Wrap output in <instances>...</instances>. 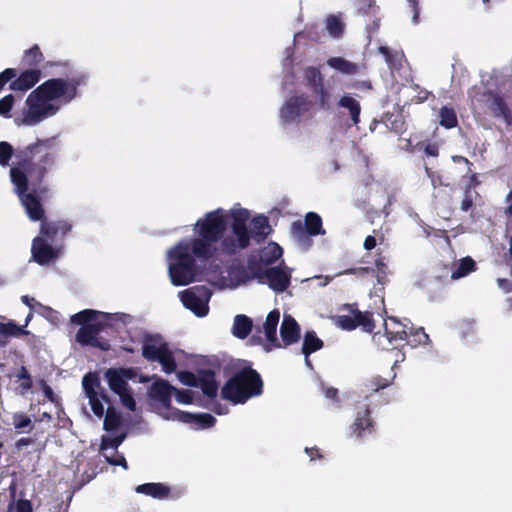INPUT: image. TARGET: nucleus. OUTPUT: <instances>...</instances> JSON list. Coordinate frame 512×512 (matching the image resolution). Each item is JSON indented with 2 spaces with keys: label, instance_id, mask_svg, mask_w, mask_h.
<instances>
[{
  "label": "nucleus",
  "instance_id": "cd10ccee",
  "mask_svg": "<svg viewBox=\"0 0 512 512\" xmlns=\"http://www.w3.org/2000/svg\"><path fill=\"white\" fill-rule=\"evenodd\" d=\"M29 332L17 325L14 321L0 322V346H5L11 337L27 335Z\"/></svg>",
  "mask_w": 512,
  "mask_h": 512
},
{
  "label": "nucleus",
  "instance_id": "9d476101",
  "mask_svg": "<svg viewBox=\"0 0 512 512\" xmlns=\"http://www.w3.org/2000/svg\"><path fill=\"white\" fill-rule=\"evenodd\" d=\"M291 233L298 241H303L310 237L324 235L325 230L322 225V218L315 212H308L305 215L304 222L297 220L291 225Z\"/></svg>",
  "mask_w": 512,
  "mask_h": 512
},
{
  "label": "nucleus",
  "instance_id": "0eeeda50",
  "mask_svg": "<svg viewBox=\"0 0 512 512\" xmlns=\"http://www.w3.org/2000/svg\"><path fill=\"white\" fill-rule=\"evenodd\" d=\"M313 102L308 95L300 94L289 97L280 109V118L286 124H299L302 119L313 118Z\"/></svg>",
  "mask_w": 512,
  "mask_h": 512
},
{
  "label": "nucleus",
  "instance_id": "e2e57ef3",
  "mask_svg": "<svg viewBox=\"0 0 512 512\" xmlns=\"http://www.w3.org/2000/svg\"><path fill=\"white\" fill-rule=\"evenodd\" d=\"M424 152L427 156L437 157L439 155V146L437 143H428L425 145Z\"/></svg>",
  "mask_w": 512,
  "mask_h": 512
},
{
  "label": "nucleus",
  "instance_id": "4c0bfd02",
  "mask_svg": "<svg viewBox=\"0 0 512 512\" xmlns=\"http://www.w3.org/2000/svg\"><path fill=\"white\" fill-rule=\"evenodd\" d=\"M440 125L446 129L455 128L458 125L457 114L452 107L443 106L439 112Z\"/></svg>",
  "mask_w": 512,
  "mask_h": 512
},
{
  "label": "nucleus",
  "instance_id": "f3484780",
  "mask_svg": "<svg viewBox=\"0 0 512 512\" xmlns=\"http://www.w3.org/2000/svg\"><path fill=\"white\" fill-rule=\"evenodd\" d=\"M173 414L178 421L195 425L201 429L210 428L216 423V418L209 413L194 414L176 409Z\"/></svg>",
  "mask_w": 512,
  "mask_h": 512
},
{
  "label": "nucleus",
  "instance_id": "a18cd8bd",
  "mask_svg": "<svg viewBox=\"0 0 512 512\" xmlns=\"http://www.w3.org/2000/svg\"><path fill=\"white\" fill-rule=\"evenodd\" d=\"M14 154L13 146L6 141L0 142V165L6 167Z\"/></svg>",
  "mask_w": 512,
  "mask_h": 512
},
{
  "label": "nucleus",
  "instance_id": "4d7b16f0",
  "mask_svg": "<svg viewBox=\"0 0 512 512\" xmlns=\"http://www.w3.org/2000/svg\"><path fill=\"white\" fill-rule=\"evenodd\" d=\"M17 75V71L14 68H7L0 73V90L5 86L6 83L14 79Z\"/></svg>",
  "mask_w": 512,
  "mask_h": 512
},
{
  "label": "nucleus",
  "instance_id": "c03bdc74",
  "mask_svg": "<svg viewBox=\"0 0 512 512\" xmlns=\"http://www.w3.org/2000/svg\"><path fill=\"white\" fill-rule=\"evenodd\" d=\"M126 434L121 433L113 438L103 435L101 438L100 450L104 451L108 448L117 449L125 440Z\"/></svg>",
  "mask_w": 512,
  "mask_h": 512
},
{
  "label": "nucleus",
  "instance_id": "1a4fd4ad",
  "mask_svg": "<svg viewBox=\"0 0 512 512\" xmlns=\"http://www.w3.org/2000/svg\"><path fill=\"white\" fill-rule=\"evenodd\" d=\"M83 390L89 399V404L95 416L101 418L104 415L102 402H109L106 393L101 389V382L97 372H88L82 379Z\"/></svg>",
  "mask_w": 512,
  "mask_h": 512
},
{
  "label": "nucleus",
  "instance_id": "aec40b11",
  "mask_svg": "<svg viewBox=\"0 0 512 512\" xmlns=\"http://www.w3.org/2000/svg\"><path fill=\"white\" fill-rule=\"evenodd\" d=\"M179 296L184 307L191 310L197 317H204L208 314V300L201 299L191 289L181 291Z\"/></svg>",
  "mask_w": 512,
  "mask_h": 512
},
{
  "label": "nucleus",
  "instance_id": "423d86ee",
  "mask_svg": "<svg viewBox=\"0 0 512 512\" xmlns=\"http://www.w3.org/2000/svg\"><path fill=\"white\" fill-rule=\"evenodd\" d=\"M26 106L27 109L23 110L22 117L15 119L17 125H35L46 117L54 115L58 110L56 106L42 98L36 89L28 95Z\"/></svg>",
  "mask_w": 512,
  "mask_h": 512
},
{
  "label": "nucleus",
  "instance_id": "58836bf2",
  "mask_svg": "<svg viewBox=\"0 0 512 512\" xmlns=\"http://www.w3.org/2000/svg\"><path fill=\"white\" fill-rule=\"evenodd\" d=\"M122 418L120 413H118L113 407H109L107 409L103 428L108 431H114L121 426Z\"/></svg>",
  "mask_w": 512,
  "mask_h": 512
},
{
  "label": "nucleus",
  "instance_id": "49530a36",
  "mask_svg": "<svg viewBox=\"0 0 512 512\" xmlns=\"http://www.w3.org/2000/svg\"><path fill=\"white\" fill-rule=\"evenodd\" d=\"M391 383H392V380H388V379L383 378L382 376L378 375V376H374V377L370 378L367 381L366 386L369 390H371L373 392H378L379 390L388 387Z\"/></svg>",
  "mask_w": 512,
  "mask_h": 512
},
{
  "label": "nucleus",
  "instance_id": "c9c22d12",
  "mask_svg": "<svg viewBox=\"0 0 512 512\" xmlns=\"http://www.w3.org/2000/svg\"><path fill=\"white\" fill-rule=\"evenodd\" d=\"M44 60V56L37 44H34L30 49L26 50L23 54L21 63L25 67H36Z\"/></svg>",
  "mask_w": 512,
  "mask_h": 512
},
{
  "label": "nucleus",
  "instance_id": "a878e982",
  "mask_svg": "<svg viewBox=\"0 0 512 512\" xmlns=\"http://www.w3.org/2000/svg\"><path fill=\"white\" fill-rule=\"evenodd\" d=\"M338 107L346 109L353 125L360 123L361 105L350 94H344L337 102Z\"/></svg>",
  "mask_w": 512,
  "mask_h": 512
},
{
  "label": "nucleus",
  "instance_id": "5701e85b",
  "mask_svg": "<svg viewBox=\"0 0 512 512\" xmlns=\"http://www.w3.org/2000/svg\"><path fill=\"white\" fill-rule=\"evenodd\" d=\"M137 493L150 496L155 499L163 500L171 497V489L163 483H144L138 485L135 489Z\"/></svg>",
  "mask_w": 512,
  "mask_h": 512
},
{
  "label": "nucleus",
  "instance_id": "2f4dec72",
  "mask_svg": "<svg viewBox=\"0 0 512 512\" xmlns=\"http://www.w3.org/2000/svg\"><path fill=\"white\" fill-rule=\"evenodd\" d=\"M391 322L394 323V328L389 329L387 325H385V335L390 343L397 341H407L408 340V331L406 330V325L400 323L396 318H390Z\"/></svg>",
  "mask_w": 512,
  "mask_h": 512
},
{
  "label": "nucleus",
  "instance_id": "79ce46f5",
  "mask_svg": "<svg viewBox=\"0 0 512 512\" xmlns=\"http://www.w3.org/2000/svg\"><path fill=\"white\" fill-rule=\"evenodd\" d=\"M261 261L258 262L254 258L248 260V270L251 274V278L257 279L260 284H265V269L262 267Z\"/></svg>",
  "mask_w": 512,
  "mask_h": 512
},
{
  "label": "nucleus",
  "instance_id": "338daca9",
  "mask_svg": "<svg viewBox=\"0 0 512 512\" xmlns=\"http://www.w3.org/2000/svg\"><path fill=\"white\" fill-rule=\"evenodd\" d=\"M498 286L505 292H512V282L505 278L498 279Z\"/></svg>",
  "mask_w": 512,
  "mask_h": 512
},
{
  "label": "nucleus",
  "instance_id": "412c9836",
  "mask_svg": "<svg viewBox=\"0 0 512 512\" xmlns=\"http://www.w3.org/2000/svg\"><path fill=\"white\" fill-rule=\"evenodd\" d=\"M283 346H289L300 340V326L290 315H285L280 327Z\"/></svg>",
  "mask_w": 512,
  "mask_h": 512
},
{
  "label": "nucleus",
  "instance_id": "c85d7f7f",
  "mask_svg": "<svg viewBox=\"0 0 512 512\" xmlns=\"http://www.w3.org/2000/svg\"><path fill=\"white\" fill-rule=\"evenodd\" d=\"M253 328V322L251 318L244 314L236 315L232 327V334L239 338L245 339L248 337Z\"/></svg>",
  "mask_w": 512,
  "mask_h": 512
},
{
  "label": "nucleus",
  "instance_id": "052dcab7",
  "mask_svg": "<svg viewBox=\"0 0 512 512\" xmlns=\"http://www.w3.org/2000/svg\"><path fill=\"white\" fill-rule=\"evenodd\" d=\"M472 207H473V199H472L471 191L469 189H467L465 191L464 199L462 200V203H461V210L464 212H467Z\"/></svg>",
  "mask_w": 512,
  "mask_h": 512
},
{
  "label": "nucleus",
  "instance_id": "ddd939ff",
  "mask_svg": "<svg viewBox=\"0 0 512 512\" xmlns=\"http://www.w3.org/2000/svg\"><path fill=\"white\" fill-rule=\"evenodd\" d=\"M137 372L134 368H109L105 372V378L110 389L116 394L130 388L128 381L134 380Z\"/></svg>",
  "mask_w": 512,
  "mask_h": 512
},
{
  "label": "nucleus",
  "instance_id": "dca6fc26",
  "mask_svg": "<svg viewBox=\"0 0 512 512\" xmlns=\"http://www.w3.org/2000/svg\"><path fill=\"white\" fill-rule=\"evenodd\" d=\"M291 283V275L281 267L265 269V284L276 293H283Z\"/></svg>",
  "mask_w": 512,
  "mask_h": 512
},
{
  "label": "nucleus",
  "instance_id": "37998d69",
  "mask_svg": "<svg viewBox=\"0 0 512 512\" xmlns=\"http://www.w3.org/2000/svg\"><path fill=\"white\" fill-rule=\"evenodd\" d=\"M384 121L386 123V126L391 131H393L397 134H400L403 132L405 121L402 118V116H399V115L395 116L394 114H391V115L386 114Z\"/></svg>",
  "mask_w": 512,
  "mask_h": 512
},
{
  "label": "nucleus",
  "instance_id": "c756f323",
  "mask_svg": "<svg viewBox=\"0 0 512 512\" xmlns=\"http://www.w3.org/2000/svg\"><path fill=\"white\" fill-rule=\"evenodd\" d=\"M327 64L346 75H355L360 72V66L357 63L348 61L343 57H331L327 60Z\"/></svg>",
  "mask_w": 512,
  "mask_h": 512
},
{
  "label": "nucleus",
  "instance_id": "ea45409f",
  "mask_svg": "<svg viewBox=\"0 0 512 512\" xmlns=\"http://www.w3.org/2000/svg\"><path fill=\"white\" fill-rule=\"evenodd\" d=\"M429 341L428 334L425 333L424 328L413 329L410 328L408 332L407 343L413 347L424 345Z\"/></svg>",
  "mask_w": 512,
  "mask_h": 512
},
{
  "label": "nucleus",
  "instance_id": "f257e3e1",
  "mask_svg": "<svg viewBox=\"0 0 512 512\" xmlns=\"http://www.w3.org/2000/svg\"><path fill=\"white\" fill-rule=\"evenodd\" d=\"M230 215L231 233H227L228 212L218 208L196 221L193 238L181 240L168 250V272L174 286H186L195 281L198 272L196 259L208 262L219 256H235L250 246L251 239L262 243L272 231L265 215L254 217L250 230L247 209H233Z\"/></svg>",
  "mask_w": 512,
  "mask_h": 512
},
{
  "label": "nucleus",
  "instance_id": "72a5a7b5",
  "mask_svg": "<svg viewBox=\"0 0 512 512\" xmlns=\"http://www.w3.org/2000/svg\"><path fill=\"white\" fill-rule=\"evenodd\" d=\"M103 313L92 310V309H84L73 316H71V323L76 325H81V327H84V325H90L98 323L97 321L98 316L102 315Z\"/></svg>",
  "mask_w": 512,
  "mask_h": 512
},
{
  "label": "nucleus",
  "instance_id": "13d9d810",
  "mask_svg": "<svg viewBox=\"0 0 512 512\" xmlns=\"http://www.w3.org/2000/svg\"><path fill=\"white\" fill-rule=\"evenodd\" d=\"M105 459H106L107 463H109L110 465L121 466L125 470L128 469V463H127L125 457L122 454H119V455H117L115 457L105 456Z\"/></svg>",
  "mask_w": 512,
  "mask_h": 512
},
{
  "label": "nucleus",
  "instance_id": "3c124183",
  "mask_svg": "<svg viewBox=\"0 0 512 512\" xmlns=\"http://www.w3.org/2000/svg\"><path fill=\"white\" fill-rule=\"evenodd\" d=\"M179 380L186 386L199 387L200 373L195 375L191 371H182L179 373Z\"/></svg>",
  "mask_w": 512,
  "mask_h": 512
},
{
  "label": "nucleus",
  "instance_id": "a211bd4d",
  "mask_svg": "<svg viewBox=\"0 0 512 512\" xmlns=\"http://www.w3.org/2000/svg\"><path fill=\"white\" fill-rule=\"evenodd\" d=\"M280 319V312L278 309L270 311L263 324V330L266 336L267 344L265 345L266 351H271L273 348L282 347L277 339V325Z\"/></svg>",
  "mask_w": 512,
  "mask_h": 512
},
{
  "label": "nucleus",
  "instance_id": "680f3d73",
  "mask_svg": "<svg viewBox=\"0 0 512 512\" xmlns=\"http://www.w3.org/2000/svg\"><path fill=\"white\" fill-rule=\"evenodd\" d=\"M425 172L427 176L431 179L433 187L442 185V179L438 173L432 171L428 166H425Z\"/></svg>",
  "mask_w": 512,
  "mask_h": 512
},
{
  "label": "nucleus",
  "instance_id": "09e8293b",
  "mask_svg": "<svg viewBox=\"0 0 512 512\" xmlns=\"http://www.w3.org/2000/svg\"><path fill=\"white\" fill-rule=\"evenodd\" d=\"M16 377L22 380L20 388L23 392H27L33 387L32 377L25 366H21Z\"/></svg>",
  "mask_w": 512,
  "mask_h": 512
},
{
  "label": "nucleus",
  "instance_id": "9b49d317",
  "mask_svg": "<svg viewBox=\"0 0 512 512\" xmlns=\"http://www.w3.org/2000/svg\"><path fill=\"white\" fill-rule=\"evenodd\" d=\"M62 251V246L52 245L43 236H36L31 245L32 259L39 265L45 266L56 261Z\"/></svg>",
  "mask_w": 512,
  "mask_h": 512
},
{
  "label": "nucleus",
  "instance_id": "de8ad7c7",
  "mask_svg": "<svg viewBox=\"0 0 512 512\" xmlns=\"http://www.w3.org/2000/svg\"><path fill=\"white\" fill-rule=\"evenodd\" d=\"M13 425L16 430H23L29 427L30 432L33 429L31 418L24 413H15L13 415Z\"/></svg>",
  "mask_w": 512,
  "mask_h": 512
},
{
  "label": "nucleus",
  "instance_id": "69168bd1",
  "mask_svg": "<svg viewBox=\"0 0 512 512\" xmlns=\"http://www.w3.org/2000/svg\"><path fill=\"white\" fill-rule=\"evenodd\" d=\"M35 443V439L32 438V437H23V438H20L16 441V448L18 450L22 449L23 447L25 446H29V445H32Z\"/></svg>",
  "mask_w": 512,
  "mask_h": 512
},
{
  "label": "nucleus",
  "instance_id": "393cba45",
  "mask_svg": "<svg viewBox=\"0 0 512 512\" xmlns=\"http://www.w3.org/2000/svg\"><path fill=\"white\" fill-rule=\"evenodd\" d=\"M199 387L208 398H215L218 392V383L214 371L210 369L200 370Z\"/></svg>",
  "mask_w": 512,
  "mask_h": 512
},
{
  "label": "nucleus",
  "instance_id": "6e6d98bb",
  "mask_svg": "<svg viewBox=\"0 0 512 512\" xmlns=\"http://www.w3.org/2000/svg\"><path fill=\"white\" fill-rule=\"evenodd\" d=\"M173 392L175 393L177 402L187 405L193 402V394L190 390H179L175 388Z\"/></svg>",
  "mask_w": 512,
  "mask_h": 512
},
{
  "label": "nucleus",
  "instance_id": "0e129e2a",
  "mask_svg": "<svg viewBox=\"0 0 512 512\" xmlns=\"http://www.w3.org/2000/svg\"><path fill=\"white\" fill-rule=\"evenodd\" d=\"M306 454L309 456L311 461H314L316 459H322L323 455L321 454V451L317 447H311V448H305Z\"/></svg>",
  "mask_w": 512,
  "mask_h": 512
},
{
  "label": "nucleus",
  "instance_id": "f704fd0d",
  "mask_svg": "<svg viewBox=\"0 0 512 512\" xmlns=\"http://www.w3.org/2000/svg\"><path fill=\"white\" fill-rule=\"evenodd\" d=\"M476 268V262L471 257H464L452 271L451 278L457 280L459 278L465 277L469 273L475 271Z\"/></svg>",
  "mask_w": 512,
  "mask_h": 512
},
{
  "label": "nucleus",
  "instance_id": "e433bc0d",
  "mask_svg": "<svg viewBox=\"0 0 512 512\" xmlns=\"http://www.w3.org/2000/svg\"><path fill=\"white\" fill-rule=\"evenodd\" d=\"M303 79L305 85L310 90H313L315 87H317V85L324 82L323 75L319 68L313 66H309L304 69Z\"/></svg>",
  "mask_w": 512,
  "mask_h": 512
},
{
  "label": "nucleus",
  "instance_id": "5fc2aeb1",
  "mask_svg": "<svg viewBox=\"0 0 512 512\" xmlns=\"http://www.w3.org/2000/svg\"><path fill=\"white\" fill-rule=\"evenodd\" d=\"M379 7L376 5L374 0H363L358 11L361 14H377Z\"/></svg>",
  "mask_w": 512,
  "mask_h": 512
},
{
  "label": "nucleus",
  "instance_id": "f03ea898",
  "mask_svg": "<svg viewBox=\"0 0 512 512\" xmlns=\"http://www.w3.org/2000/svg\"><path fill=\"white\" fill-rule=\"evenodd\" d=\"M55 138L37 139L19 151L16 167L10 169L11 181L18 197L32 221H43L45 211L37 194H46L43 180L56 160Z\"/></svg>",
  "mask_w": 512,
  "mask_h": 512
},
{
  "label": "nucleus",
  "instance_id": "4468645a",
  "mask_svg": "<svg viewBox=\"0 0 512 512\" xmlns=\"http://www.w3.org/2000/svg\"><path fill=\"white\" fill-rule=\"evenodd\" d=\"M72 230V224L67 220L48 221L44 219L40 225V234L52 244L62 241Z\"/></svg>",
  "mask_w": 512,
  "mask_h": 512
},
{
  "label": "nucleus",
  "instance_id": "39448f33",
  "mask_svg": "<svg viewBox=\"0 0 512 512\" xmlns=\"http://www.w3.org/2000/svg\"><path fill=\"white\" fill-rule=\"evenodd\" d=\"M142 356L149 362H158L165 373H173L177 368V363L173 352L163 338L156 335H147L142 344Z\"/></svg>",
  "mask_w": 512,
  "mask_h": 512
},
{
  "label": "nucleus",
  "instance_id": "864d4df0",
  "mask_svg": "<svg viewBox=\"0 0 512 512\" xmlns=\"http://www.w3.org/2000/svg\"><path fill=\"white\" fill-rule=\"evenodd\" d=\"M302 35L316 43L321 41V31L317 25L306 27V29L302 32Z\"/></svg>",
  "mask_w": 512,
  "mask_h": 512
},
{
  "label": "nucleus",
  "instance_id": "7c9ffc66",
  "mask_svg": "<svg viewBox=\"0 0 512 512\" xmlns=\"http://www.w3.org/2000/svg\"><path fill=\"white\" fill-rule=\"evenodd\" d=\"M324 342L318 338L315 331H306L302 344V353L309 357L312 353L322 349Z\"/></svg>",
  "mask_w": 512,
  "mask_h": 512
},
{
  "label": "nucleus",
  "instance_id": "2eb2a0df",
  "mask_svg": "<svg viewBox=\"0 0 512 512\" xmlns=\"http://www.w3.org/2000/svg\"><path fill=\"white\" fill-rule=\"evenodd\" d=\"M372 411L368 405H365L362 410H358L355 420L350 426L352 434L358 439H362L366 435H371L375 432V423L371 417Z\"/></svg>",
  "mask_w": 512,
  "mask_h": 512
},
{
  "label": "nucleus",
  "instance_id": "6e6552de",
  "mask_svg": "<svg viewBox=\"0 0 512 512\" xmlns=\"http://www.w3.org/2000/svg\"><path fill=\"white\" fill-rule=\"evenodd\" d=\"M342 310H347L349 315H338L335 324L343 330L352 331L360 327L366 333H372L375 329L373 313L360 311L357 303L344 304Z\"/></svg>",
  "mask_w": 512,
  "mask_h": 512
},
{
  "label": "nucleus",
  "instance_id": "603ef678",
  "mask_svg": "<svg viewBox=\"0 0 512 512\" xmlns=\"http://www.w3.org/2000/svg\"><path fill=\"white\" fill-rule=\"evenodd\" d=\"M14 105V96L12 94L6 95L0 99V115L9 118L10 112Z\"/></svg>",
  "mask_w": 512,
  "mask_h": 512
},
{
  "label": "nucleus",
  "instance_id": "473e14b6",
  "mask_svg": "<svg viewBox=\"0 0 512 512\" xmlns=\"http://www.w3.org/2000/svg\"><path fill=\"white\" fill-rule=\"evenodd\" d=\"M283 254L282 248L275 242H270L260 251V261L264 265L275 263Z\"/></svg>",
  "mask_w": 512,
  "mask_h": 512
},
{
  "label": "nucleus",
  "instance_id": "f8f14e48",
  "mask_svg": "<svg viewBox=\"0 0 512 512\" xmlns=\"http://www.w3.org/2000/svg\"><path fill=\"white\" fill-rule=\"evenodd\" d=\"M103 328L104 324L101 322L84 325V327H80V329L77 331L75 340L82 346H91L106 351L109 349L108 342L101 341L99 338V333L103 330Z\"/></svg>",
  "mask_w": 512,
  "mask_h": 512
},
{
  "label": "nucleus",
  "instance_id": "8fccbe9b",
  "mask_svg": "<svg viewBox=\"0 0 512 512\" xmlns=\"http://www.w3.org/2000/svg\"><path fill=\"white\" fill-rule=\"evenodd\" d=\"M122 405L126 407L130 411L136 410V401L133 397L131 388L126 389L125 391H121L120 393H116Z\"/></svg>",
  "mask_w": 512,
  "mask_h": 512
},
{
  "label": "nucleus",
  "instance_id": "bf43d9fd",
  "mask_svg": "<svg viewBox=\"0 0 512 512\" xmlns=\"http://www.w3.org/2000/svg\"><path fill=\"white\" fill-rule=\"evenodd\" d=\"M16 512H33L32 503L27 499H20L16 503Z\"/></svg>",
  "mask_w": 512,
  "mask_h": 512
},
{
  "label": "nucleus",
  "instance_id": "bb28decb",
  "mask_svg": "<svg viewBox=\"0 0 512 512\" xmlns=\"http://www.w3.org/2000/svg\"><path fill=\"white\" fill-rule=\"evenodd\" d=\"M316 101V105L320 110L329 111L333 107V94L331 90L325 86V83L317 85L311 90Z\"/></svg>",
  "mask_w": 512,
  "mask_h": 512
},
{
  "label": "nucleus",
  "instance_id": "20e7f679",
  "mask_svg": "<svg viewBox=\"0 0 512 512\" xmlns=\"http://www.w3.org/2000/svg\"><path fill=\"white\" fill-rule=\"evenodd\" d=\"M87 79L88 76L86 74L74 75L67 80L52 78L43 82L36 90L48 103L57 99H62L64 103H69L76 98L78 87L86 85Z\"/></svg>",
  "mask_w": 512,
  "mask_h": 512
},
{
  "label": "nucleus",
  "instance_id": "7ed1b4c3",
  "mask_svg": "<svg viewBox=\"0 0 512 512\" xmlns=\"http://www.w3.org/2000/svg\"><path fill=\"white\" fill-rule=\"evenodd\" d=\"M263 393L261 375L247 365L236 371L223 385L221 397L233 404H244Z\"/></svg>",
  "mask_w": 512,
  "mask_h": 512
},
{
  "label": "nucleus",
  "instance_id": "6ab92c4d",
  "mask_svg": "<svg viewBox=\"0 0 512 512\" xmlns=\"http://www.w3.org/2000/svg\"><path fill=\"white\" fill-rule=\"evenodd\" d=\"M175 387L169 384L168 381L158 379L152 383L149 389V397L159 402L164 408L169 409L171 407V396Z\"/></svg>",
  "mask_w": 512,
  "mask_h": 512
},
{
  "label": "nucleus",
  "instance_id": "4be33fe9",
  "mask_svg": "<svg viewBox=\"0 0 512 512\" xmlns=\"http://www.w3.org/2000/svg\"><path fill=\"white\" fill-rule=\"evenodd\" d=\"M40 78L41 71L39 69L25 70L10 83V89L14 91H27L38 83Z\"/></svg>",
  "mask_w": 512,
  "mask_h": 512
},
{
  "label": "nucleus",
  "instance_id": "774afa93",
  "mask_svg": "<svg viewBox=\"0 0 512 512\" xmlns=\"http://www.w3.org/2000/svg\"><path fill=\"white\" fill-rule=\"evenodd\" d=\"M324 395L328 399H331L333 401H338V389H336L334 387L325 388Z\"/></svg>",
  "mask_w": 512,
  "mask_h": 512
},
{
  "label": "nucleus",
  "instance_id": "b1692460",
  "mask_svg": "<svg viewBox=\"0 0 512 512\" xmlns=\"http://www.w3.org/2000/svg\"><path fill=\"white\" fill-rule=\"evenodd\" d=\"M488 96L491 99L489 108L495 117H502L508 124L512 122V113L506 104L505 100L498 94L488 91Z\"/></svg>",
  "mask_w": 512,
  "mask_h": 512
},
{
  "label": "nucleus",
  "instance_id": "a19ab883",
  "mask_svg": "<svg viewBox=\"0 0 512 512\" xmlns=\"http://www.w3.org/2000/svg\"><path fill=\"white\" fill-rule=\"evenodd\" d=\"M326 29L331 36L338 38L344 32V24L338 17L330 15L326 19Z\"/></svg>",
  "mask_w": 512,
  "mask_h": 512
}]
</instances>
